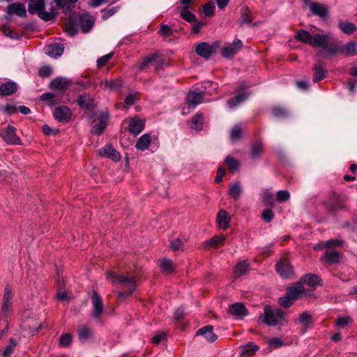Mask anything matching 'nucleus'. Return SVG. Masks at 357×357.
I'll return each instance as SVG.
<instances>
[{"label":"nucleus","mask_w":357,"mask_h":357,"mask_svg":"<svg viewBox=\"0 0 357 357\" xmlns=\"http://www.w3.org/2000/svg\"><path fill=\"white\" fill-rule=\"evenodd\" d=\"M106 276L113 284L119 285L123 289L117 292L120 298L130 296L137 289V283L135 277L119 275L112 271H107Z\"/></svg>","instance_id":"obj_1"},{"label":"nucleus","mask_w":357,"mask_h":357,"mask_svg":"<svg viewBox=\"0 0 357 357\" xmlns=\"http://www.w3.org/2000/svg\"><path fill=\"white\" fill-rule=\"evenodd\" d=\"M45 0H31L29 3V13L37 14L38 17L45 20L50 21L54 18V14L45 10Z\"/></svg>","instance_id":"obj_2"},{"label":"nucleus","mask_w":357,"mask_h":357,"mask_svg":"<svg viewBox=\"0 0 357 357\" xmlns=\"http://www.w3.org/2000/svg\"><path fill=\"white\" fill-rule=\"evenodd\" d=\"M284 319V312L280 310H274L270 305L264 307L263 321L268 326H276Z\"/></svg>","instance_id":"obj_3"},{"label":"nucleus","mask_w":357,"mask_h":357,"mask_svg":"<svg viewBox=\"0 0 357 357\" xmlns=\"http://www.w3.org/2000/svg\"><path fill=\"white\" fill-rule=\"evenodd\" d=\"M159 144L157 137H152L150 133H145L137 140L135 148L138 151H144L149 146H151L153 149L152 152H153L158 149Z\"/></svg>","instance_id":"obj_4"},{"label":"nucleus","mask_w":357,"mask_h":357,"mask_svg":"<svg viewBox=\"0 0 357 357\" xmlns=\"http://www.w3.org/2000/svg\"><path fill=\"white\" fill-rule=\"evenodd\" d=\"M219 45L220 42L218 40L215 41L211 45L207 42H202L197 45L195 52L197 55L205 59H208L213 54Z\"/></svg>","instance_id":"obj_5"},{"label":"nucleus","mask_w":357,"mask_h":357,"mask_svg":"<svg viewBox=\"0 0 357 357\" xmlns=\"http://www.w3.org/2000/svg\"><path fill=\"white\" fill-rule=\"evenodd\" d=\"M243 42L239 38H235L231 43H229L221 48V55L226 59H231L243 47Z\"/></svg>","instance_id":"obj_6"},{"label":"nucleus","mask_w":357,"mask_h":357,"mask_svg":"<svg viewBox=\"0 0 357 357\" xmlns=\"http://www.w3.org/2000/svg\"><path fill=\"white\" fill-rule=\"evenodd\" d=\"M326 208L331 213H335L346 208L344 201L340 197L333 193L324 202Z\"/></svg>","instance_id":"obj_7"},{"label":"nucleus","mask_w":357,"mask_h":357,"mask_svg":"<svg viewBox=\"0 0 357 357\" xmlns=\"http://www.w3.org/2000/svg\"><path fill=\"white\" fill-rule=\"evenodd\" d=\"M53 114L55 119L59 122L68 123L72 119L73 112L68 107L61 105L54 109Z\"/></svg>","instance_id":"obj_8"},{"label":"nucleus","mask_w":357,"mask_h":357,"mask_svg":"<svg viewBox=\"0 0 357 357\" xmlns=\"http://www.w3.org/2000/svg\"><path fill=\"white\" fill-rule=\"evenodd\" d=\"M0 136L8 144H21V139L16 135L15 128L13 126H8L5 129L1 130Z\"/></svg>","instance_id":"obj_9"},{"label":"nucleus","mask_w":357,"mask_h":357,"mask_svg":"<svg viewBox=\"0 0 357 357\" xmlns=\"http://www.w3.org/2000/svg\"><path fill=\"white\" fill-rule=\"evenodd\" d=\"M91 302L93 305L91 316L95 319H100L103 312V304L101 296L96 290L92 291Z\"/></svg>","instance_id":"obj_10"},{"label":"nucleus","mask_w":357,"mask_h":357,"mask_svg":"<svg viewBox=\"0 0 357 357\" xmlns=\"http://www.w3.org/2000/svg\"><path fill=\"white\" fill-rule=\"evenodd\" d=\"M125 121L128 123V128L130 133L135 135L139 134L145 127V121L138 116L129 118Z\"/></svg>","instance_id":"obj_11"},{"label":"nucleus","mask_w":357,"mask_h":357,"mask_svg":"<svg viewBox=\"0 0 357 357\" xmlns=\"http://www.w3.org/2000/svg\"><path fill=\"white\" fill-rule=\"evenodd\" d=\"M109 116L107 112H102L98 116V123L93 127V132L100 135L105 130L109 121Z\"/></svg>","instance_id":"obj_12"},{"label":"nucleus","mask_w":357,"mask_h":357,"mask_svg":"<svg viewBox=\"0 0 357 357\" xmlns=\"http://www.w3.org/2000/svg\"><path fill=\"white\" fill-rule=\"evenodd\" d=\"M277 272L282 278H291L294 273L293 267L287 260H280L275 266Z\"/></svg>","instance_id":"obj_13"},{"label":"nucleus","mask_w":357,"mask_h":357,"mask_svg":"<svg viewBox=\"0 0 357 357\" xmlns=\"http://www.w3.org/2000/svg\"><path fill=\"white\" fill-rule=\"evenodd\" d=\"M99 154L101 156L109 158L114 162H118L121 159L120 153L109 144H106L104 147L100 149Z\"/></svg>","instance_id":"obj_14"},{"label":"nucleus","mask_w":357,"mask_h":357,"mask_svg":"<svg viewBox=\"0 0 357 357\" xmlns=\"http://www.w3.org/2000/svg\"><path fill=\"white\" fill-rule=\"evenodd\" d=\"M12 288L9 284H7L5 287L3 295V302H2V312L5 314H7L11 309L12 307Z\"/></svg>","instance_id":"obj_15"},{"label":"nucleus","mask_w":357,"mask_h":357,"mask_svg":"<svg viewBox=\"0 0 357 357\" xmlns=\"http://www.w3.org/2000/svg\"><path fill=\"white\" fill-rule=\"evenodd\" d=\"M330 36L327 34L317 33L312 36L310 46L326 48L329 43Z\"/></svg>","instance_id":"obj_16"},{"label":"nucleus","mask_w":357,"mask_h":357,"mask_svg":"<svg viewBox=\"0 0 357 357\" xmlns=\"http://www.w3.org/2000/svg\"><path fill=\"white\" fill-rule=\"evenodd\" d=\"M203 98L204 95L202 91H194L189 92L186 97V101L188 105V107H195L202 102Z\"/></svg>","instance_id":"obj_17"},{"label":"nucleus","mask_w":357,"mask_h":357,"mask_svg":"<svg viewBox=\"0 0 357 357\" xmlns=\"http://www.w3.org/2000/svg\"><path fill=\"white\" fill-rule=\"evenodd\" d=\"M6 11L9 15L15 14L21 17H24L26 16V10L25 6L23 3L18 2L9 4L7 7Z\"/></svg>","instance_id":"obj_18"},{"label":"nucleus","mask_w":357,"mask_h":357,"mask_svg":"<svg viewBox=\"0 0 357 357\" xmlns=\"http://www.w3.org/2000/svg\"><path fill=\"white\" fill-rule=\"evenodd\" d=\"M228 313L234 317L241 318L246 316L248 312L243 303H236L229 306Z\"/></svg>","instance_id":"obj_19"},{"label":"nucleus","mask_w":357,"mask_h":357,"mask_svg":"<svg viewBox=\"0 0 357 357\" xmlns=\"http://www.w3.org/2000/svg\"><path fill=\"white\" fill-rule=\"evenodd\" d=\"M18 89V85L13 81H8L0 86V94L2 96H8L15 93Z\"/></svg>","instance_id":"obj_20"},{"label":"nucleus","mask_w":357,"mask_h":357,"mask_svg":"<svg viewBox=\"0 0 357 357\" xmlns=\"http://www.w3.org/2000/svg\"><path fill=\"white\" fill-rule=\"evenodd\" d=\"M196 335H202L206 340L211 342H214L218 339V336L213 333V326H206L199 329L196 332Z\"/></svg>","instance_id":"obj_21"},{"label":"nucleus","mask_w":357,"mask_h":357,"mask_svg":"<svg viewBox=\"0 0 357 357\" xmlns=\"http://www.w3.org/2000/svg\"><path fill=\"white\" fill-rule=\"evenodd\" d=\"M77 335L79 340L85 343L93 337V332L89 327L82 325L77 328Z\"/></svg>","instance_id":"obj_22"},{"label":"nucleus","mask_w":357,"mask_h":357,"mask_svg":"<svg viewBox=\"0 0 357 357\" xmlns=\"http://www.w3.org/2000/svg\"><path fill=\"white\" fill-rule=\"evenodd\" d=\"M340 53L347 56H355L357 54L356 43L351 40L344 45L340 46Z\"/></svg>","instance_id":"obj_23"},{"label":"nucleus","mask_w":357,"mask_h":357,"mask_svg":"<svg viewBox=\"0 0 357 357\" xmlns=\"http://www.w3.org/2000/svg\"><path fill=\"white\" fill-rule=\"evenodd\" d=\"M64 46L61 43H54L47 47L46 53L52 58H58L62 55Z\"/></svg>","instance_id":"obj_24"},{"label":"nucleus","mask_w":357,"mask_h":357,"mask_svg":"<svg viewBox=\"0 0 357 357\" xmlns=\"http://www.w3.org/2000/svg\"><path fill=\"white\" fill-rule=\"evenodd\" d=\"M77 102L82 109L88 110L93 107V99L91 96L83 93L78 96Z\"/></svg>","instance_id":"obj_25"},{"label":"nucleus","mask_w":357,"mask_h":357,"mask_svg":"<svg viewBox=\"0 0 357 357\" xmlns=\"http://www.w3.org/2000/svg\"><path fill=\"white\" fill-rule=\"evenodd\" d=\"M259 349V347L257 345L252 342H249L240 347L241 354L244 357H248L255 354Z\"/></svg>","instance_id":"obj_26"},{"label":"nucleus","mask_w":357,"mask_h":357,"mask_svg":"<svg viewBox=\"0 0 357 357\" xmlns=\"http://www.w3.org/2000/svg\"><path fill=\"white\" fill-rule=\"evenodd\" d=\"M217 222L220 228L226 229L229 227L230 218L226 211L220 210L217 215Z\"/></svg>","instance_id":"obj_27"},{"label":"nucleus","mask_w":357,"mask_h":357,"mask_svg":"<svg viewBox=\"0 0 357 357\" xmlns=\"http://www.w3.org/2000/svg\"><path fill=\"white\" fill-rule=\"evenodd\" d=\"M310 8L314 15L321 17H324L328 15V8L325 5L313 2L310 3Z\"/></svg>","instance_id":"obj_28"},{"label":"nucleus","mask_w":357,"mask_h":357,"mask_svg":"<svg viewBox=\"0 0 357 357\" xmlns=\"http://www.w3.org/2000/svg\"><path fill=\"white\" fill-rule=\"evenodd\" d=\"M70 84V81L66 78L56 77L50 84V87L54 90H64Z\"/></svg>","instance_id":"obj_29"},{"label":"nucleus","mask_w":357,"mask_h":357,"mask_svg":"<svg viewBox=\"0 0 357 357\" xmlns=\"http://www.w3.org/2000/svg\"><path fill=\"white\" fill-rule=\"evenodd\" d=\"M249 96L247 92H242L228 100L227 105L230 109L236 108L239 104L245 101Z\"/></svg>","instance_id":"obj_30"},{"label":"nucleus","mask_w":357,"mask_h":357,"mask_svg":"<svg viewBox=\"0 0 357 357\" xmlns=\"http://www.w3.org/2000/svg\"><path fill=\"white\" fill-rule=\"evenodd\" d=\"M324 63L321 61H318L314 66L315 71L314 77H313V82H317L325 78L326 71L324 68Z\"/></svg>","instance_id":"obj_31"},{"label":"nucleus","mask_w":357,"mask_h":357,"mask_svg":"<svg viewBox=\"0 0 357 357\" xmlns=\"http://www.w3.org/2000/svg\"><path fill=\"white\" fill-rule=\"evenodd\" d=\"M252 22L251 17V10L248 6H243L241 8V17L239 20L240 25L243 24H250Z\"/></svg>","instance_id":"obj_32"},{"label":"nucleus","mask_w":357,"mask_h":357,"mask_svg":"<svg viewBox=\"0 0 357 357\" xmlns=\"http://www.w3.org/2000/svg\"><path fill=\"white\" fill-rule=\"evenodd\" d=\"M250 268V264L248 261L244 260L239 261L234 267V273L236 277H241L246 274Z\"/></svg>","instance_id":"obj_33"},{"label":"nucleus","mask_w":357,"mask_h":357,"mask_svg":"<svg viewBox=\"0 0 357 357\" xmlns=\"http://www.w3.org/2000/svg\"><path fill=\"white\" fill-rule=\"evenodd\" d=\"M304 291L305 289L303 284L300 282H298L294 286L289 287L287 293L296 301L302 294H303Z\"/></svg>","instance_id":"obj_34"},{"label":"nucleus","mask_w":357,"mask_h":357,"mask_svg":"<svg viewBox=\"0 0 357 357\" xmlns=\"http://www.w3.org/2000/svg\"><path fill=\"white\" fill-rule=\"evenodd\" d=\"M304 283L311 287L321 286V279L315 274L308 273L306 274L303 278Z\"/></svg>","instance_id":"obj_35"},{"label":"nucleus","mask_w":357,"mask_h":357,"mask_svg":"<svg viewBox=\"0 0 357 357\" xmlns=\"http://www.w3.org/2000/svg\"><path fill=\"white\" fill-rule=\"evenodd\" d=\"M339 28L346 34H352L356 30V26L354 23L348 21H341L339 22Z\"/></svg>","instance_id":"obj_36"},{"label":"nucleus","mask_w":357,"mask_h":357,"mask_svg":"<svg viewBox=\"0 0 357 357\" xmlns=\"http://www.w3.org/2000/svg\"><path fill=\"white\" fill-rule=\"evenodd\" d=\"M122 86V82L119 79H106L101 82V86L109 89V90H115L119 89Z\"/></svg>","instance_id":"obj_37"},{"label":"nucleus","mask_w":357,"mask_h":357,"mask_svg":"<svg viewBox=\"0 0 357 357\" xmlns=\"http://www.w3.org/2000/svg\"><path fill=\"white\" fill-rule=\"evenodd\" d=\"M323 258L327 263L333 264L339 262L340 256L337 251H326Z\"/></svg>","instance_id":"obj_38"},{"label":"nucleus","mask_w":357,"mask_h":357,"mask_svg":"<svg viewBox=\"0 0 357 357\" xmlns=\"http://www.w3.org/2000/svg\"><path fill=\"white\" fill-rule=\"evenodd\" d=\"M203 114L202 113L196 114L191 120V127L196 130H201L203 127Z\"/></svg>","instance_id":"obj_39"},{"label":"nucleus","mask_w":357,"mask_h":357,"mask_svg":"<svg viewBox=\"0 0 357 357\" xmlns=\"http://www.w3.org/2000/svg\"><path fill=\"white\" fill-rule=\"evenodd\" d=\"M312 36V35H311L307 31L301 29L297 31L295 38L302 43H308L310 45Z\"/></svg>","instance_id":"obj_40"},{"label":"nucleus","mask_w":357,"mask_h":357,"mask_svg":"<svg viewBox=\"0 0 357 357\" xmlns=\"http://www.w3.org/2000/svg\"><path fill=\"white\" fill-rule=\"evenodd\" d=\"M242 192L241 183L236 181L231 185L229 190V195L234 199H238Z\"/></svg>","instance_id":"obj_41"},{"label":"nucleus","mask_w":357,"mask_h":357,"mask_svg":"<svg viewBox=\"0 0 357 357\" xmlns=\"http://www.w3.org/2000/svg\"><path fill=\"white\" fill-rule=\"evenodd\" d=\"M181 17L185 21L192 23L196 22V16L189 10V6H184L181 10Z\"/></svg>","instance_id":"obj_42"},{"label":"nucleus","mask_w":357,"mask_h":357,"mask_svg":"<svg viewBox=\"0 0 357 357\" xmlns=\"http://www.w3.org/2000/svg\"><path fill=\"white\" fill-rule=\"evenodd\" d=\"M286 345H288L287 342L277 337H274L268 341V346L271 349H278Z\"/></svg>","instance_id":"obj_43"},{"label":"nucleus","mask_w":357,"mask_h":357,"mask_svg":"<svg viewBox=\"0 0 357 357\" xmlns=\"http://www.w3.org/2000/svg\"><path fill=\"white\" fill-rule=\"evenodd\" d=\"M156 57L157 55L155 54H152L144 57L139 64V70H144L149 64L152 63V62L156 59Z\"/></svg>","instance_id":"obj_44"},{"label":"nucleus","mask_w":357,"mask_h":357,"mask_svg":"<svg viewBox=\"0 0 357 357\" xmlns=\"http://www.w3.org/2000/svg\"><path fill=\"white\" fill-rule=\"evenodd\" d=\"M17 345L16 340L11 337L9 340V344L5 348L2 352L3 357H10V354L14 351V349Z\"/></svg>","instance_id":"obj_45"},{"label":"nucleus","mask_w":357,"mask_h":357,"mask_svg":"<svg viewBox=\"0 0 357 357\" xmlns=\"http://www.w3.org/2000/svg\"><path fill=\"white\" fill-rule=\"evenodd\" d=\"M263 144L261 142L259 141L256 143H254L251 146V156L253 158H257L260 153L263 150Z\"/></svg>","instance_id":"obj_46"},{"label":"nucleus","mask_w":357,"mask_h":357,"mask_svg":"<svg viewBox=\"0 0 357 357\" xmlns=\"http://www.w3.org/2000/svg\"><path fill=\"white\" fill-rule=\"evenodd\" d=\"M160 268L167 273H170L173 271V264L171 260L162 259L160 261Z\"/></svg>","instance_id":"obj_47"},{"label":"nucleus","mask_w":357,"mask_h":357,"mask_svg":"<svg viewBox=\"0 0 357 357\" xmlns=\"http://www.w3.org/2000/svg\"><path fill=\"white\" fill-rule=\"evenodd\" d=\"M73 337L72 335L69 333H67L64 335L60 336L59 338V345L61 347H66L71 344Z\"/></svg>","instance_id":"obj_48"},{"label":"nucleus","mask_w":357,"mask_h":357,"mask_svg":"<svg viewBox=\"0 0 357 357\" xmlns=\"http://www.w3.org/2000/svg\"><path fill=\"white\" fill-rule=\"evenodd\" d=\"M82 28L84 32H88L93 26V22L89 17H82L80 18Z\"/></svg>","instance_id":"obj_49"},{"label":"nucleus","mask_w":357,"mask_h":357,"mask_svg":"<svg viewBox=\"0 0 357 357\" xmlns=\"http://www.w3.org/2000/svg\"><path fill=\"white\" fill-rule=\"evenodd\" d=\"M2 31L6 36L12 39L20 40L22 37L21 35L14 33L11 29L7 25L3 26Z\"/></svg>","instance_id":"obj_50"},{"label":"nucleus","mask_w":357,"mask_h":357,"mask_svg":"<svg viewBox=\"0 0 357 357\" xmlns=\"http://www.w3.org/2000/svg\"><path fill=\"white\" fill-rule=\"evenodd\" d=\"M294 301H295V300L293 299L291 296L288 295L287 293H286L284 296L281 297L279 299L280 305L284 307H288L291 306Z\"/></svg>","instance_id":"obj_51"},{"label":"nucleus","mask_w":357,"mask_h":357,"mask_svg":"<svg viewBox=\"0 0 357 357\" xmlns=\"http://www.w3.org/2000/svg\"><path fill=\"white\" fill-rule=\"evenodd\" d=\"M277 200L279 202H284L289 199L290 193L289 191L283 190L278 191L276 194Z\"/></svg>","instance_id":"obj_52"},{"label":"nucleus","mask_w":357,"mask_h":357,"mask_svg":"<svg viewBox=\"0 0 357 357\" xmlns=\"http://www.w3.org/2000/svg\"><path fill=\"white\" fill-rule=\"evenodd\" d=\"M226 237L225 236H215L210 239L208 244L211 246H216L224 243Z\"/></svg>","instance_id":"obj_53"},{"label":"nucleus","mask_w":357,"mask_h":357,"mask_svg":"<svg viewBox=\"0 0 357 357\" xmlns=\"http://www.w3.org/2000/svg\"><path fill=\"white\" fill-rule=\"evenodd\" d=\"M225 161L232 170H236L239 167L238 161L231 156H227Z\"/></svg>","instance_id":"obj_54"},{"label":"nucleus","mask_w":357,"mask_h":357,"mask_svg":"<svg viewBox=\"0 0 357 357\" xmlns=\"http://www.w3.org/2000/svg\"><path fill=\"white\" fill-rule=\"evenodd\" d=\"M113 52H110L98 59L96 62L97 66L98 68L103 67L107 63V62L113 56Z\"/></svg>","instance_id":"obj_55"},{"label":"nucleus","mask_w":357,"mask_h":357,"mask_svg":"<svg viewBox=\"0 0 357 357\" xmlns=\"http://www.w3.org/2000/svg\"><path fill=\"white\" fill-rule=\"evenodd\" d=\"M214 9L215 6L213 3H207L204 6V14L208 17L212 16L214 14Z\"/></svg>","instance_id":"obj_56"},{"label":"nucleus","mask_w":357,"mask_h":357,"mask_svg":"<svg viewBox=\"0 0 357 357\" xmlns=\"http://www.w3.org/2000/svg\"><path fill=\"white\" fill-rule=\"evenodd\" d=\"M272 112L275 117H284L287 115V111L281 107H275L273 108Z\"/></svg>","instance_id":"obj_57"},{"label":"nucleus","mask_w":357,"mask_h":357,"mask_svg":"<svg viewBox=\"0 0 357 357\" xmlns=\"http://www.w3.org/2000/svg\"><path fill=\"white\" fill-rule=\"evenodd\" d=\"M54 98L55 95L53 93H45L40 96L42 100L48 102L51 105L55 104Z\"/></svg>","instance_id":"obj_58"},{"label":"nucleus","mask_w":357,"mask_h":357,"mask_svg":"<svg viewBox=\"0 0 357 357\" xmlns=\"http://www.w3.org/2000/svg\"><path fill=\"white\" fill-rule=\"evenodd\" d=\"M312 319L311 314L307 312H303L299 317V321L303 325H307Z\"/></svg>","instance_id":"obj_59"},{"label":"nucleus","mask_w":357,"mask_h":357,"mask_svg":"<svg viewBox=\"0 0 357 357\" xmlns=\"http://www.w3.org/2000/svg\"><path fill=\"white\" fill-rule=\"evenodd\" d=\"M52 73V69L50 66H43L39 69L38 75L42 77H47Z\"/></svg>","instance_id":"obj_60"},{"label":"nucleus","mask_w":357,"mask_h":357,"mask_svg":"<svg viewBox=\"0 0 357 357\" xmlns=\"http://www.w3.org/2000/svg\"><path fill=\"white\" fill-rule=\"evenodd\" d=\"M159 33L162 36L168 37L172 34V31L168 25L162 24L159 30Z\"/></svg>","instance_id":"obj_61"},{"label":"nucleus","mask_w":357,"mask_h":357,"mask_svg":"<svg viewBox=\"0 0 357 357\" xmlns=\"http://www.w3.org/2000/svg\"><path fill=\"white\" fill-rule=\"evenodd\" d=\"M137 98V93H130L128 94L124 100V102L128 106H132L135 103V101Z\"/></svg>","instance_id":"obj_62"},{"label":"nucleus","mask_w":357,"mask_h":357,"mask_svg":"<svg viewBox=\"0 0 357 357\" xmlns=\"http://www.w3.org/2000/svg\"><path fill=\"white\" fill-rule=\"evenodd\" d=\"M241 137V128L238 126H235L231 131V138L238 139Z\"/></svg>","instance_id":"obj_63"},{"label":"nucleus","mask_w":357,"mask_h":357,"mask_svg":"<svg viewBox=\"0 0 357 357\" xmlns=\"http://www.w3.org/2000/svg\"><path fill=\"white\" fill-rule=\"evenodd\" d=\"M263 201L266 204L272 205L274 202L273 197L272 194L268 191L266 190L263 195Z\"/></svg>","instance_id":"obj_64"}]
</instances>
